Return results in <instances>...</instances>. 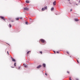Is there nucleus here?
<instances>
[{
	"label": "nucleus",
	"instance_id": "a878e982",
	"mask_svg": "<svg viewBox=\"0 0 80 80\" xmlns=\"http://www.w3.org/2000/svg\"><path fill=\"white\" fill-rule=\"evenodd\" d=\"M7 53H8V54L9 55V53H8V51H7Z\"/></svg>",
	"mask_w": 80,
	"mask_h": 80
},
{
	"label": "nucleus",
	"instance_id": "9d476101",
	"mask_svg": "<svg viewBox=\"0 0 80 80\" xmlns=\"http://www.w3.org/2000/svg\"><path fill=\"white\" fill-rule=\"evenodd\" d=\"M44 8H45V9L46 10H47V6H45V7H44Z\"/></svg>",
	"mask_w": 80,
	"mask_h": 80
},
{
	"label": "nucleus",
	"instance_id": "b1692460",
	"mask_svg": "<svg viewBox=\"0 0 80 80\" xmlns=\"http://www.w3.org/2000/svg\"><path fill=\"white\" fill-rule=\"evenodd\" d=\"M77 62H78V63H79V62H78V60H77Z\"/></svg>",
	"mask_w": 80,
	"mask_h": 80
},
{
	"label": "nucleus",
	"instance_id": "aec40b11",
	"mask_svg": "<svg viewBox=\"0 0 80 80\" xmlns=\"http://www.w3.org/2000/svg\"><path fill=\"white\" fill-rule=\"evenodd\" d=\"M67 72L68 73V74L70 73V72H69V71H68Z\"/></svg>",
	"mask_w": 80,
	"mask_h": 80
},
{
	"label": "nucleus",
	"instance_id": "ddd939ff",
	"mask_svg": "<svg viewBox=\"0 0 80 80\" xmlns=\"http://www.w3.org/2000/svg\"><path fill=\"white\" fill-rule=\"evenodd\" d=\"M53 9H54V8H51V11H52Z\"/></svg>",
	"mask_w": 80,
	"mask_h": 80
},
{
	"label": "nucleus",
	"instance_id": "6ab92c4d",
	"mask_svg": "<svg viewBox=\"0 0 80 80\" xmlns=\"http://www.w3.org/2000/svg\"><path fill=\"white\" fill-rule=\"evenodd\" d=\"M69 80H72L71 77L69 78Z\"/></svg>",
	"mask_w": 80,
	"mask_h": 80
},
{
	"label": "nucleus",
	"instance_id": "f03ea898",
	"mask_svg": "<svg viewBox=\"0 0 80 80\" xmlns=\"http://www.w3.org/2000/svg\"><path fill=\"white\" fill-rule=\"evenodd\" d=\"M0 18L2 20H3L4 21H5V19L4 18V17L2 16H0Z\"/></svg>",
	"mask_w": 80,
	"mask_h": 80
},
{
	"label": "nucleus",
	"instance_id": "473e14b6",
	"mask_svg": "<svg viewBox=\"0 0 80 80\" xmlns=\"http://www.w3.org/2000/svg\"><path fill=\"white\" fill-rule=\"evenodd\" d=\"M54 52H55V53H56V52L54 51Z\"/></svg>",
	"mask_w": 80,
	"mask_h": 80
},
{
	"label": "nucleus",
	"instance_id": "423d86ee",
	"mask_svg": "<svg viewBox=\"0 0 80 80\" xmlns=\"http://www.w3.org/2000/svg\"><path fill=\"white\" fill-rule=\"evenodd\" d=\"M42 66L41 65H39L38 66V67H37V68H40Z\"/></svg>",
	"mask_w": 80,
	"mask_h": 80
},
{
	"label": "nucleus",
	"instance_id": "5701e85b",
	"mask_svg": "<svg viewBox=\"0 0 80 80\" xmlns=\"http://www.w3.org/2000/svg\"><path fill=\"white\" fill-rule=\"evenodd\" d=\"M67 54H69V53L68 52H67Z\"/></svg>",
	"mask_w": 80,
	"mask_h": 80
},
{
	"label": "nucleus",
	"instance_id": "7ed1b4c3",
	"mask_svg": "<svg viewBox=\"0 0 80 80\" xmlns=\"http://www.w3.org/2000/svg\"><path fill=\"white\" fill-rule=\"evenodd\" d=\"M24 10H27V11H28L29 10V8H24Z\"/></svg>",
	"mask_w": 80,
	"mask_h": 80
},
{
	"label": "nucleus",
	"instance_id": "4be33fe9",
	"mask_svg": "<svg viewBox=\"0 0 80 80\" xmlns=\"http://www.w3.org/2000/svg\"><path fill=\"white\" fill-rule=\"evenodd\" d=\"M20 19H21V20H22V17H21V18H20Z\"/></svg>",
	"mask_w": 80,
	"mask_h": 80
},
{
	"label": "nucleus",
	"instance_id": "c9c22d12",
	"mask_svg": "<svg viewBox=\"0 0 80 80\" xmlns=\"http://www.w3.org/2000/svg\"><path fill=\"white\" fill-rule=\"evenodd\" d=\"M79 2L80 3V1H79Z\"/></svg>",
	"mask_w": 80,
	"mask_h": 80
},
{
	"label": "nucleus",
	"instance_id": "cd10ccee",
	"mask_svg": "<svg viewBox=\"0 0 80 80\" xmlns=\"http://www.w3.org/2000/svg\"><path fill=\"white\" fill-rule=\"evenodd\" d=\"M76 80H78V79L76 78Z\"/></svg>",
	"mask_w": 80,
	"mask_h": 80
},
{
	"label": "nucleus",
	"instance_id": "2eb2a0df",
	"mask_svg": "<svg viewBox=\"0 0 80 80\" xmlns=\"http://www.w3.org/2000/svg\"><path fill=\"white\" fill-rule=\"evenodd\" d=\"M16 20H19V18H16Z\"/></svg>",
	"mask_w": 80,
	"mask_h": 80
},
{
	"label": "nucleus",
	"instance_id": "bb28decb",
	"mask_svg": "<svg viewBox=\"0 0 80 80\" xmlns=\"http://www.w3.org/2000/svg\"><path fill=\"white\" fill-rule=\"evenodd\" d=\"M72 9H71L70 11L72 12Z\"/></svg>",
	"mask_w": 80,
	"mask_h": 80
},
{
	"label": "nucleus",
	"instance_id": "20e7f679",
	"mask_svg": "<svg viewBox=\"0 0 80 80\" xmlns=\"http://www.w3.org/2000/svg\"><path fill=\"white\" fill-rule=\"evenodd\" d=\"M56 4V1H55L53 3V6L55 5Z\"/></svg>",
	"mask_w": 80,
	"mask_h": 80
},
{
	"label": "nucleus",
	"instance_id": "f704fd0d",
	"mask_svg": "<svg viewBox=\"0 0 80 80\" xmlns=\"http://www.w3.org/2000/svg\"><path fill=\"white\" fill-rule=\"evenodd\" d=\"M76 5H78V4H76Z\"/></svg>",
	"mask_w": 80,
	"mask_h": 80
},
{
	"label": "nucleus",
	"instance_id": "a211bd4d",
	"mask_svg": "<svg viewBox=\"0 0 80 80\" xmlns=\"http://www.w3.org/2000/svg\"><path fill=\"white\" fill-rule=\"evenodd\" d=\"M14 65L15 66V67L16 66V63L15 62L14 64Z\"/></svg>",
	"mask_w": 80,
	"mask_h": 80
},
{
	"label": "nucleus",
	"instance_id": "f257e3e1",
	"mask_svg": "<svg viewBox=\"0 0 80 80\" xmlns=\"http://www.w3.org/2000/svg\"><path fill=\"white\" fill-rule=\"evenodd\" d=\"M40 41H41V42H42V43H44L45 42V40L43 39H40Z\"/></svg>",
	"mask_w": 80,
	"mask_h": 80
},
{
	"label": "nucleus",
	"instance_id": "f3484780",
	"mask_svg": "<svg viewBox=\"0 0 80 80\" xmlns=\"http://www.w3.org/2000/svg\"><path fill=\"white\" fill-rule=\"evenodd\" d=\"M39 53H40V54H42V51L39 52Z\"/></svg>",
	"mask_w": 80,
	"mask_h": 80
},
{
	"label": "nucleus",
	"instance_id": "6e6552de",
	"mask_svg": "<svg viewBox=\"0 0 80 80\" xmlns=\"http://www.w3.org/2000/svg\"><path fill=\"white\" fill-rule=\"evenodd\" d=\"M46 10V9L44 8H42V11H44V10Z\"/></svg>",
	"mask_w": 80,
	"mask_h": 80
},
{
	"label": "nucleus",
	"instance_id": "dca6fc26",
	"mask_svg": "<svg viewBox=\"0 0 80 80\" xmlns=\"http://www.w3.org/2000/svg\"><path fill=\"white\" fill-rule=\"evenodd\" d=\"M9 28H11L12 26H11V25L10 24H9Z\"/></svg>",
	"mask_w": 80,
	"mask_h": 80
},
{
	"label": "nucleus",
	"instance_id": "0eeeda50",
	"mask_svg": "<svg viewBox=\"0 0 80 80\" xmlns=\"http://www.w3.org/2000/svg\"><path fill=\"white\" fill-rule=\"evenodd\" d=\"M75 21L76 22L78 21V19H74Z\"/></svg>",
	"mask_w": 80,
	"mask_h": 80
},
{
	"label": "nucleus",
	"instance_id": "393cba45",
	"mask_svg": "<svg viewBox=\"0 0 80 80\" xmlns=\"http://www.w3.org/2000/svg\"><path fill=\"white\" fill-rule=\"evenodd\" d=\"M57 53H59V52L58 51L57 52Z\"/></svg>",
	"mask_w": 80,
	"mask_h": 80
},
{
	"label": "nucleus",
	"instance_id": "c85d7f7f",
	"mask_svg": "<svg viewBox=\"0 0 80 80\" xmlns=\"http://www.w3.org/2000/svg\"><path fill=\"white\" fill-rule=\"evenodd\" d=\"M45 75L47 76V74L46 73H45Z\"/></svg>",
	"mask_w": 80,
	"mask_h": 80
},
{
	"label": "nucleus",
	"instance_id": "c756f323",
	"mask_svg": "<svg viewBox=\"0 0 80 80\" xmlns=\"http://www.w3.org/2000/svg\"><path fill=\"white\" fill-rule=\"evenodd\" d=\"M11 67L12 68H14V67Z\"/></svg>",
	"mask_w": 80,
	"mask_h": 80
},
{
	"label": "nucleus",
	"instance_id": "f8f14e48",
	"mask_svg": "<svg viewBox=\"0 0 80 80\" xmlns=\"http://www.w3.org/2000/svg\"><path fill=\"white\" fill-rule=\"evenodd\" d=\"M43 67H44V68L45 67L46 65L45 64H43Z\"/></svg>",
	"mask_w": 80,
	"mask_h": 80
},
{
	"label": "nucleus",
	"instance_id": "412c9836",
	"mask_svg": "<svg viewBox=\"0 0 80 80\" xmlns=\"http://www.w3.org/2000/svg\"><path fill=\"white\" fill-rule=\"evenodd\" d=\"M28 22H26V25H28Z\"/></svg>",
	"mask_w": 80,
	"mask_h": 80
},
{
	"label": "nucleus",
	"instance_id": "1a4fd4ad",
	"mask_svg": "<svg viewBox=\"0 0 80 80\" xmlns=\"http://www.w3.org/2000/svg\"><path fill=\"white\" fill-rule=\"evenodd\" d=\"M31 52V51H28V52H27V54H28H28L29 53Z\"/></svg>",
	"mask_w": 80,
	"mask_h": 80
},
{
	"label": "nucleus",
	"instance_id": "72a5a7b5",
	"mask_svg": "<svg viewBox=\"0 0 80 80\" xmlns=\"http://www.w3.org/2000/svg\"><path fill=\"white\" fill-rule=\"evenodd\" d=\"M69 3L71 4V3L69 2Z\"/></svg>",
	"mask_w": 80,
	"mask_h": 80
},
{
	"label": "nucleus",
	"instance_id": "4468645a",
	"mask_svg": "<svg viewBox=\"0 0 80 80\" xmlns=\"http://www.w3.org/2000/svg\"><path fill=\"white\" fill-rule=\"evenodd\" d=\"M24 67L26 68H27V67H28V66L26 65H24Z\"/></svg>",
	"mask_w": 80,
	"mask_h": 80
},
{
	"label": "nucleus",
	"instance_id": "7c9ffc66",
	"mask_svg": "<svg viewBox=\"0 0 80 80\" xmlns=\"http://www.w3.org/2000/svg\"><path fill=\"white\" fill-rule=\"evenodd\" d=\"M29 19H30V20H31V18H30Z\"/></svg>",
	"mask_w": 80,
	"mask_h": 80
},
{
	"label": "nucleus",
	"instance_id": "2f4dec72",
	"mask_svg": "<svg viewBox=\"0 0 80 80\" xmlns=\"http://www.w3.org/2000/svg\"><path fill=\"white\" fill-rule=\"evenodd\" d=\"M68 0V1H70V0Z\"/></svg>",
	"mask_w": 80,
	"mask_h": 80
},
{
	"label": "nucleus",
	"instance_id": "9b49d317",
	"mask_svg": "<svg viewBox=\"0 0 80 80\" xmlns=\"http://www.w3.org/2000/svg\"><path fill=\"white\" fill-rule=\"evenodd\" d=\"M26 2L27 3H29V1H28V0H26Z\"/></svg>",
	"mask_w": 80,
	"mask_h": 80
},
{
	"label": "nucleus",
	"instance_id": "39448f33",
	"mask_svg": "<svg viewBox=\"0 0 80 80\" xmlns=\"http://www.w3.org/2000/svg\"><path fill=\"white\" fill-rule=\"evenodd\" d=\"M11 59H12V61L13 62H15V60L13 58L11 57Z\"/></svg>",
	"mask_w": 80,
	"mask_h": 80
}]
</instances>
